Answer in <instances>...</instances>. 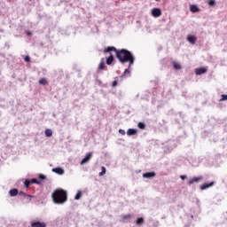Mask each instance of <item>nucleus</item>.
Masks as SVG:
<instances>
[{
  "mask_svg": "<svg viewBox=\"0 0 227 227\" xmlns=\"http://www.w3.org/2000/svg\"><path fill=\"white\" fill-rule=\"evenodd\" d=\"M116 52V58L119 59V61L123 65L125 63H129V68L124 70V75L130 74V67L134 65V55H132V52L129 51L128 50L122 49V50H117L115 47L111 46L106 49H105L104 52Z\"/></svg>",
  "mask_w": 227,
  "mask_h": 227,
  "instance_id": "1",
  "label": "nucleus"
},
{
  "mask_svg": "<svg viewBox=\"0 0 227 227\" xmlns=\"http://www.w3.org/2000/svg\"><path fill=\"white\" fill-rule=\"evenodd\" d=\"M53 202L57 205H63V203H67V192L64 190L58 189L56 190L52 195Z\"/></svg>",
  "mask_w": 227,
  "mask_h": 227,
  "instance_id": "2",
  "label": "nucleus"
},
{
  "mask_svg": "<svg viewBox=\"0 0 227 227\" xmlns=\"http://www.w3.org/2000/svg\"><path fill=\"white\" fill-rule=\"evenodd\" d=\"M91 157H93V153H88L86 156L82 160L80 164L83 166V164H88L90 160H91Z\"/></svg>",
  "mask_w": 227,
  "mask_h": 227,
  "instance_id": "3",
  "label": "nucleus"
},
{
  "mask_svg": "<svg viewBox=\"0 0 227 227\" xmlns=\"http://www.w3.org/2000/svg\"><path fill=\"white\" fill-rule=\"evenodd\" d=\"M203 180V176H200L198 177H192L189 180L188 185H192V184H198L199 182H201Z\"/></svg>",
  "mask_w": 227,
  "mask_h": 227,
  "instance_id": "4",
  "label": "nucleus"
},
{
  "mask_svg": "<svg viewBox=\"0 0 227 227\" xmlns=\"http://www.w3.org/2000/svg\"><path fill=\"white\" fill-rule=\"evenodd\" d=\"M152 15L153 17H160V15H162V11H160V8H153L152 10Z\"/></svg>",
  "mask_w": 227,
  "mask_h": 227,
  "instance_id": "5",
  "label": "nucleus"
},
{
  "mask_svg": "<svg viewBox=\"0 0 227 227\" xmlns=\"http://www.w3.org/2000/svg\"><path fill=\"white\" fill-rule=\"evenodd\" d=\"M31 227H47V223L43 222H32Z\"/></svg>",
  "mask_w": 227,
  "mask_h": 227,
  "instance_id": "6",
  "label": "nucleus"
},
{
  "mask_svg": "<svg viewBox=\"0 0 227 227\" xmlns=\"http://www.w3.org/2000/svg\"><path fill=\"white\" fill-rule=\"evenodd\" d=\"M51 171L53 173H56L57 175H65V169H63L62 168H52Z\"/></svg>",
  "mask_w": 227,
  "mask_h": 227,
  "instance_id": "7",
  "label": "nucleus"
},
{
  "mask_svg": "<svg viewBox=\"0 0 227 227\" xmlns=\"http://www.w3.org/2000/svg\"><path fill=\"white\" fill-rule=\"evenodd\" d=\"M207 72V68L205 67H200L195 69L196 75H203Z\"/></svg>",
  "mask_w": 227,
  "mask_h": 227,
  "instance_id": "8",
  "label": "nucleus"
},
{
  "mask_svg": "<svg viewBox=\"0 0 227 227\" xmlns=\"http://www.w3.org/2000/svg\"><path fill=\"white\" fill-rule=\"evenodd\" d=\"M214 185V182L211 183H205L204 184L200 185V191H205L206 189H209V187H212Z\"/></svg>",
  "mask_w": 227,
  "mask_h": 227,
  "instance_id": "9",
  "label": "nucleus"
},
{
  "mask_svg": "<svg viewBox=\"0 0 227 227\" xmlns=\"http://www.w3.org/2000/svg\"><path fill=\"white\" fill-rule=\"evenodd\" d=\"M196 36L194 35H188L187 36V41L192 43V45H194V43H196Z\"/></svg>",
  "mask_w": 227,
  "mask_h": 227,
  "instance_id": "10",
  "label": "nucleus"
},
{
  "mask_svg": "<svg viewBox=\"0 0 227 227\" xmlns=\"http://www.w3.org/2000/svg\"><path fill=\"white\" fill-rule=\"evenodd\" d=\"M155 176V172H146L143 174L144 178H153Z\"/></svg>",
  "mask_w": 227,
  "mask_h": 227,
  "instance_id": "11",
  "label": "nucleus"
},
{
  "mask_svg": "<svg viewBox=\"0 0 227 227\" xmlns=\"http://www.w3.org/2000/svg\"><path fill=\"white\" fill-rule=\"evenodd\" d=\"M136 134H137V129H129L127 130L128 136H136Z\"/></svg>",
  "mask_w": 227,
  "mask_h": 227,
  "instance_id": "12",
  "label": "nucleus"
},
{
  "mask_svg": "<svg viewBox=\"0 0 227 227\" xmlns=\"http://www.w3.org/2000/svg\"><path fill=\"white\" fill-rule=\"evenodd\" d=\"M9 194L12 198H13V197L17 196V194H19V190H17L15 188L12 189V190H10Z\"/></svg>",
  "mask_w": 227,
  "mask_h": 227,
  "instance_id": "13",
  "label": "nucleus"
},
{
  "mask_svg": "<svg viewBox=\"0 0 227 227\" xmlns=\"http://www.w3.org/2000/svg\"><path fill=\"white\" fill-rule=\"evenodd\" d=\"M106 68V60L101 59L100 64L98 66V70H104Z\"/></svg>",
  "mask_w": 227,
  "mask_h": 227,
  "instance_id": "14",
  "label": "nucleus"
},
{
  "mask_svg": "<svg viewBox=\"0 0 227 227\" xmlns=\"http://www.w3.org/2000/svg\"><path fill=\"white\" fill-rule=\"evenodd\" d=\"M175 70H182V66L180 65V63L176 62V61H174L172 63Z\"/></svg>",
  "mask_w": 227,
  "mask_h": 227,
  "instance_id": "15",
  "label": "nucleus"
},
{
  "mask_svg": "<svg viewBox=\"0 0 227 227\" xmlns=\"http://www.w3.org/2000/svg\"><path fill=\"white\" fill-rule=\"evenodd\" d=\"M114 61V57L113 55H110L106 59V65H113V62Z\"/></svg>",
  "mask_w": 227,
  "mask_h": 227,
  "instance_id": "16",
  "label": "nucleus"
},
{
  "mask_svg": "<svg viewBox=\"0 0 227 227\" xmlns=\"http://www.w3.org/2000/svg\"><path fill=\"white\" fill-rule=\"evenodd\" d=\"M190 11L192 12V13H198V12H200V8H198L196 5H191Z\"/></svg>",
  "mask_w": 227,
  "mask_h": 227,
  "instance_id": "17",
  "label": "nucleus"
},
{
  "mask_svg": "<svg viewBox=\"0 0 227 227\" xmlns=\"http://www.w3.org/2000/svg\"><path fill=\"white\" fill-rule=\"evenodd\" d=\"M136 224H137L138 226H141V224H143L145 223V219L143 217H139L136 220Z\"/></svg>",
  "mask_w": 227,
  "mask_h": 227,
  "instance_id": "18",
  "label": "nucleus"
},
{
  "mask_svg": "<svg viewBox=\"0 0 227 227\" xmlns=\"http://www.w3.org/2000/svg\"><path fill=\"white\" fill-rule=\"evenodd\" d=\"M81 198H82V192H81V190H79L76 193V195L74 196V200H81Z\"/></svg>",
  "mask_w": 227,
  "mask_h": 227,
  "instance_id": "19",
  "label": "nucleus"
},
{
  "mask_svg": "<svg viewBox=\"0 0 227 227\" xmlns=\"http://www.w3.org/2000/svg\"><path fill=\"white\" fill-rule=\"evenodd\" d=\"M44 134L46 137H51L52 136V129H46Z\"/></svg>",
  "mask_w": 227,
  "mask_h": 227,
  "instance_id": "20",
  "label": "nucleus"
},
{
  "mask_svg": "<svg viewBox=\"0 0 227 227\" xmlns=\"http://www.w3.org/2000/svg\"><path fill=\"white\" fill-rule=\"evenodd\" d=\"M106 167H101V172H99V176H104V175H106Z\"/></svg>",
  "mask_w": 227,
  "mask_h": 227,
  "instance_id": "21",
  "label": "nucleus"
},
{
  "mask_svg": "<svg viewBox=\"0 0 227 227\" xmlns=\"http://www.w3.org/2000/svg\"><path fill=\"white\" fill-rule=\"evenodd\" d=\"M39 84H47V80L45 78L39 80Z\"/></svg>",
  "mask_w": 227,
  "mask_h": 227,
  "instance_id": "22",
  "label": "nucleus"
},
{
  "mask_svg": "<svg viewBox=\"0 0 227 227\" xmlns=\"http://www.w3.org/2000/svg\"><path fill=\"white\" fill-rule=\"evenodd\" d=\"M221 97H222L221 99H220L221 102H223L224 100H227V95L226 94H222Z\"/></svg>",
  "mask_w": 227,
  "mask_h": 227,
  "instance_id": "23",
  "label": "nucleus"
},
{
  "mask_svg": "<svg viewBox=\"0 0 227 227\" xmlns=\"http://www.w3.org/2000/svg\"><path fill=\"white\" fill-rule=\"evenodd\" d=\"M24 184H25V187L27 188L29 187V185H31V180H26Z\"/></svg>",
  "mask_w": 227,
  "mask_h": 227,
  "instance_id": "24",
  "label": "nucleus"
},
{
  "mask_svg": "<svg viewBox=\"0 0 227 227\" xmlns=\"http://www.w3.org/2000/svg\"><path fill=\"white\" fill-rule=\"evenodd\" d=\"M137 127H138V129H145V123H143V122H139L138 124H137Z\"/></svg>",
  "mask_w": 227,
  "mask_h": 227,
  "instance_id": "25",
  "label": "nucleus"
},
{
  "mask_svg": "<svg viewBox=\"0 0 227 227\" xmlns=\"http://www.w3.org/2000/svg\"><path fill=\"white\" fill-rule=\"evenodd\" d=\"M208 4L209 6H214V4H215V0H209Z\"/></svg>",
  "mask_w": 227,
  "mask_h": 227,
  "instance_id": "26",
  "label": "nucleus"
},
{
  "mask_svg": "<svg viewBox=\"0 0 227 227\" xmlns=\"http://www.w3.org/2000/svg\"><path fill=\"white\" fill-rule=\"evenodd\" d=\"M31 184H40V181H38V179H32L30 180Z\"/></svg>",
  "mask_w": 227,
  "mask_h": 227,
  "instance_id": "27",
  "label": "nucleus"
},
{
  "mask_svg": "<svg viewBox=\"0 0 227 227\" xmlns=\"http://www.w3.org/2000/svg\"><path fill=\"white\" fill-rule=\"evenodd\" d=\"M131 215H122V219H130Z\"/></svg>",
  "mask_w": 227,
  "mask_h": 227,
  "instance_id": "28",
  "label": "nucleus"
},
{
  "mask_svg": "<svg viewBox=\"0 0 227 227\" xmlns=\"http://www.w3.org/2000/svg\"><path fill=\"white\" fill-rule=\"evenodd\" d=\"M25 61H26L27 63H29V61H31V58H30L29 56H26V57H25Z\"/></svg>",
  "mask_w": 227,
  "mask_h": 227,
  "instance_id": "29",
  "label": "nucleus"
},
{
  "mask_svg": "<svg viewBox=\"0 0 227 227\" xmlns=\"http://www.w3.org/2000/svg\"><path fill=\"white\" fill-rule=\"evenodd\" d=\"M19 196H24V197H26V196H29V195L26 194V192H19Z\"/></svg>",
  "mask_w": 227,
  "mask_h": 227,
  "instance_id": "30",
  "label": "nucleus"
},
{
  "mask_svg": "<svg viewBox=\"0 0 227 227\" xmlns=\"http://www.w3.org/2000/svg\"><path fill=\"white\" fill-rule=\"evenodd\" d=\"M113 88L118 86V82L117 81H114L112 83Z\"/></svg>",
  "mask_w": 227,
  "mask_h": 227,
  "instance_id": "31",
  "label": "nucleus"
},
{
  "mask_svg": "<svg viewBox=\"0 0 227 227\" xmlns=\"http://www.w3.org/2000/svg\"><path fill=\"white\" fill-rule=\"evenodd\" d=\"M119 134H121V136H125V129H119Z\"/></svg>",
  "mask_w": 227,
  "mask_h": 227,
  "instance_id": "32",
  "label": "nucleus"
},
{
  "mask_svg": "<svg viewBox=\"0 0 227 227\" xmlns=\"http://www.w3.org/2000/svg\"><path fill=\"white\" fill-rule=\"evenodd\" d=\"M39 179H40V180H45V176H43V175H39Z\"/></svg>",
  "mask_w": 227,
  "mask_h": 227,
  "instance_id": "33",
  "label": "nucleus"
},
{
  "mask_svg": "<svg viewBox=\"0 0 227 227\" xmlns=\"http://www.w3.org/2000/svg\"><path fill=\"white\" fill-rule=\"evenodd\" d=\"M181 180H185L187 178V176H180Z\"/></svg>",
  "mask_w": 227,
  "mask_h": 227,
  "instance_id": "34",
  "label": "nucleus"
},
{
  "mask_svg": "<svg viewBox=\"0 0 227 227\" xmlns=\"http://www.w3.org/2000/svg\"><path fill=\"white\" fill-rule=\"evenodd\" d=\"M27 35L28 36H31V32H27Z\"/></svg>",
  "mask_w": 227,
  "mask_h": 227,
  "instance_id": "35",
  "label": "nucleus"
}]
</instances>
